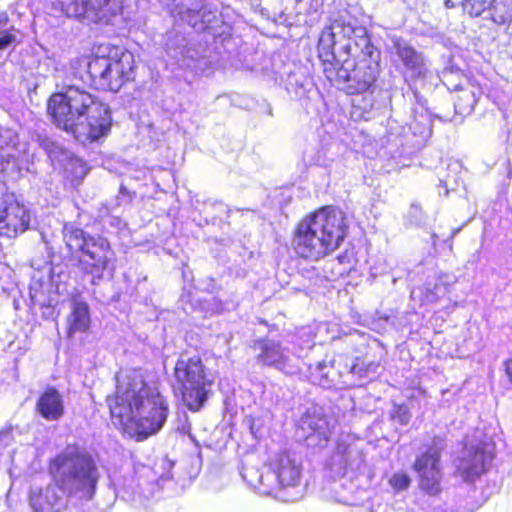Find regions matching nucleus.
Segmentation results:
<instances>
[{
  "label": "nucleus",
  "mask_w": 512,
  "mask_h": 512,
  "mask_svg": "<svg viewBox=\"0 0 512 512\" xmlns=\"http://www.w3.org/2000/svg\"><path fill=\"white\" fill-rule=\"evenodd\" d=\"M459 89H461L460 86H455L454 87V90H459Z\"/></svg>",
  "instance_id": "c85d7f7f"
},
{
  "label": "nucleus",
  "mask_w": 512,
  "mask_h": 512,
  "mask_svg": "<svg viewBox=\"0 0 512 512\" xmlns=\"http://www.w3.org/2000/svg\"><path fill=\"white\" fill-rule=\"evenodd\" d=\"M47 110L58 128L83 145L107 137L111 132L110 106L84 89L69 86L63 92L53 93Z\"/></svg>",
  "instance_id": "7ed1b4c3"
},
{
  "label": "nucleus",
  "mask_w": 512,
  "mask_h": 512,
  "mask_svg": "<svg viewBox=\"0 0 512 512\" xmlns=\"http://www.w3.org/2000/svg\"><path fill=\"white\" fill-rule=\"evenodd\" d=\"M88 167L82 159L70 156L63 163L64 177L71 182L82 179L87 173Z\"/></svg>",
  "instance_id": "a211bd4d"
},
{
  "label": "nucleus",
  "mask_w": 512,
  "mask_h": 512,
  "mask_svg": "<svg viewBox=\"0 0 512 512\" xmlns=\"http://www.w3.org/2000/svg\"><path fill=\"white\" fill-rule=\"evenodd\" d=\"M367 30L355 25L347 10H341L319 34L317 56L322 72L332 86L343 85L348 95L368 91L376 82L378 64Z\"/></svg>",
  "instance_id": "f257e3e1"
},
{
  "label": "nucleus",
  "mask_w": 512,
  "mask_h": 512,
  "mask_svg": "<svg viewBox=\"0 0 512 512\" xmlns=\"http://www.w3.org/2000/svg\"><path fill=\"white\" fill-rule=\"evenodd\" d=\"M12 147L9 142V132L0 129V170L4 171L5 164L10 163Z\"/></svg>",
  "instance_id": "6ab92c4d"
},
{
  "label": "nucleus",
  "mask_w": 512,
  "mask_h": 512,
  "mask_svg": "<svg viewBox=\"0 0 512 512\" xmlns=\"http://www.w3.org/2000/svg\"><path fill=\"white\" fill-rule=\"evenodd\" d=\"M356 367H357V364H353L352 367H351V373H355L356 372Z\"/></svg>",
  "instance_id": "bb28decb"
},
{
  "label": "nucleus",
  "mask_w": 512,
  "mask_h": 512,
  "mask_svg": "<svg viewBox=\"0 0 512 512\" xmlns=\"http://www.w3.org/2000/svg\"><path fill=\"white\" fill-rule=\"evenodd\" d=\"M174 390L183 404L192 412L200 411L206 404L215 377L207 368L200 354L187 356L182 353L173 367Z\"/></svg>",
  "instance_id": "423d86ee"
},
{
  "label": "nucleus",
  "mask_w": 512,
  "mask_h": 512,
  "mask_svg": "<svg viewBox=\"0 0 512 512\" xmlns=\"http://www.w3.org/2000/svg\"><path fill=\"white\" fill-rule=\"evenodd\" d=\"M466 453L459 459L456 474L466 482H473L486 473L494 458L492 446L485 442L465 446Z\"/></svg>",
  "instance_id": "9b49d317"
},
{
  "label": "nucleus",
  "mask_w": 512,
  "mask_h": 512,
  "mask_svg": "<svg viewBox=\"0 0 512 512\" xmlns=\"http://www.w3.org/2000/svg\"><path fill=\"white\" fill-rule=\"evenodd\" d=\"M90 308L85 301H74L67 319V335L72 337L78 332H87L90 329Z\"/></svg>",
  "instance_id": "dca6fc26"
},
{
  "label": "nucleus",
  "mask_w": 512,
  "mask_h": 512,
  "mask_svg": "<svg viewBox=\"0 0 512 512\" xmlns=\"http://www.w3.org/2000/svg\"><path fill=\"white\" fill-rule=\"evenodd\" d=\"M272 468L281 487L295 486L299 482L301 474L300 467L296 465L294 460H292L287 453L282 452L277 454Z\"/></svg>",
  "instance_id": "2eb2a0df"
},
{
  "label": "nucleus",
  "mask_w": 512,
  "mask_h": 512,
  "mask_svg": "<svg viewBox=\"0 0 512 512\" xmlns=\"http://www.w3.org/2000/svg\"><path fill=\"white\" fill-rule=\"evenodd\" d=\"M64 239L70 253L79 252V265L86 274H96L101 278L108 268L110 243L101 236H92L83 229L70 226L65 229Z\"/></svg>",
  "instance_id": "6e6552de"
},
{
  "label": "nucleus",
  "mask_w": 512,
  "mask_h": 512,
  "mask_svg": "<svg viewBox=\"0 0 512 512\" xmlns=\"http://www.w3.org/2000/svg\"><path fill=\"white\" fill-rule=\"evenodd\" d=\"M29 221L28 212L15 200L14 195L0 196V236L16 237L27 230Z\"/></svg>",
  "instance_id": "f8f14e48"
},
{
  "label": "nucleus",
  "mask_w": 512,
  "mask_h": 512,
  "mask_svg": "<svg viewBox=\"0 0 512 512\" xmlns=\"http://www.w3.org/2000/svg\"><path fill=\"white\" fill-rule=\"evenodd\" d=\"M396 54L407 70L421 74L424 67V60L412 46L407 44H396Z\"/></svg>",
  "instance_id": "f3484780"
},
{
  "label": "nucleus",
  "mask_w": 512,
  "mask_h": 512,
  "mask_svg": "<svg viewBox=\"0 0 512 512\" xmlns=\"http://www.w3.org/2000/svg\"><path fill=\"white\" fill-rule=\"evenodd\" d=\"M15 36L7 31L0 32V50L7 48L14 42Z\"/></svg>",
  "instance_id": "4be33fe9"
},
{
  "label": "nucleus",
  "mask_w": 512,
  "mask_h": 512,
  "mask_svg": "<svg viewBox=\"0 0 512 512\" xmlns=\"http://www.w3.org/2000/svg\"><path fill=\"white\" fill-rule=\"evenodd\" d=\"M442 440L434 437L433 443L416 455L412 470L416 474L419 491L429 497H437L443 491Z\"/></svg>",
  "instance_id": "9d476101"
},
{
  "label": "nucleus",
  "mask_w": 512,
  "mask_h": 512,
  "mask_svg": "<svg viewBox=\"0 0 512 512\" xmlns=\"http://www.w3.org/2000/svg\"><path fill=\"white\" fill-rule=\"evenodd\" d=\"M107 403L113 423L122 434L137 442L156 434L169 412L166 399L135 372L118 381Z\"/></svg>",
  "instance_id": "f03ea898"
},
{
  "label": "nucleus",
  "mask_w": 512,
  "mask_h": 512,
  "mask_svg": "<svg viewBox=\"0 0 512 512\" xmlns=\"http://www.w3.org/2000/svg\"><path fill=\"white\" fill-rule=\"evenodd\" d=\"M49 472L60 489L77 481L80 489L93 493L99 479L93 457L75 443L67 445L50 461Z\"/></svg>",
  "instance_id": "0eeeda50"
},
{
  "label": "nucleus",
  "mask_w": 512,
  "mask_h": 512,
  "mask_svg": "<svg viewBox=\"0 0 512 512\" xmlns=\"http://www.w3.org/2000/svg\"><path fill=\"white\" fill-rule=\"evenodd\" d=\"M318 420L323 423L325 428H327L328 424H327V421H326V419L324 417H320V418H318Z\"/></svg>",
  "instance_id": "a878e982"
},
{
  "label": "nucleus",
  "mask_w": 512,
  "mask_h": 512,
  "mask_svg": "<svg viewBox=\"0 0 512 512\" xmlns=\"http://www.w3.org/2000/svg\"><path fill=\"white\" fill-rule=\"evenodd\" d=\"M412 414L406 404H395L390 411V419L401 426L410 422Z\"/></svg>",
  "instance_id": "aec40b11"
},
{
  "label": "nucleus",
  "mask_w": 512,
  "mask_h": 512,
  "mask_svg": "<svg viewBox=\"0 0 512 512\" xmlns=\"http://www.w3.org/2000/svg\"><path fill=\"white\" fill-rule=\"evenodd\" d=\"M39 414L48 421H56L64 415V403L61 394L54 387H48L36 403Z\"/></svg>",
  "instance_id": "4468645a"
},
{
  "label": "nucleus",
  "mask_w": 512,
  "mask_h": 512,
  "mask_svg": "<svg viewBox=\"0 0 512 512\" xmlns=\"http://www.w3.org/2000/svg\"><path fill=\"white\" fill-rule=\"evenodd\" d=\"M480 14L479 11H476L475 13L471 12V15L478 16Z\"/></svg>",
  "instance_id": "cd10ccee"
},
{
  "label": "nucleus",
  "mask_w": 512,
  "mask_h": 512,
  "mask_svg": "<svg viewBox=\"0 0 512 512\" xmlns=\"http://www.w3.org/2000/svg\"><path fill=\"white\" fill-rule=\"evenodd\" d=\"M503 369L508 381L512 384V354L503 362Z\"/></svg>",
  "instance_id": "5701e85b"
},
{
  "label": "nucleus",
  "mask_w": 512,
  "mask_h": 512,
  "mask_svg": "<svg viewBox=\"0 0 512 512\" xmlns=\"http://www.w3.org/2000/svg\"><path fill=\"white\" fill-rule=\"evenodd\" d=\"M349 233L345 212L323 205L304 214L294 225L291 248L298 258L319 261L338 250Z\"/></svg>",
  "instance_id": "20e7f679"
},
{
  "label": "nucleus",
  "mask_w": 512,
  "mask_h": 512,
  "mask_svg": "<svg viewBox=\"0 0 512 512\" xmlns=\"http://www.w3.org/2000/svg\"><path fill=\"white\" fill-rule=\"evenodd\" d=\"M55 9L69 18L98 26L113 25L122 16L123 0H55Z\"/></svg>",
  "instance_id": "1a4fd4ad"
},
{
  "label": "nucleus",
  "mask_w": 512,
  "mask_h": 512,
  "mask_svg": "<svg viewBox=\"0 0 512 512\" xmlns=\"http://www.w3.org/2000/svg\"><path fill=\"white\" fill-rule=\"evenodd\" d=\"M258 350L256 359L263 366L282 368L287 363L281 343L268 338H260L254 341L253 346Z\"/></svg>",
  "instance_id": "ddd939ff"
},
{
  "label": "nucleus",
  "mask_w": 512,
  "mask_h": 512,
  "mask_svg": "<svg viewBox=\"0 0 512 512\" xmlns=\"http://www.w3.org/2000/svg\"><path fill=\"white\" fill-rule=\"evenodd\" d=\"M72 68L91 89L116 93L135 80L137 66L128 51L115 44L99 43L89 53L75 58Z\"/></svg>",
  "instance_id": "39448f33"
},
{
  "label": "nucleus",
  "mask_w": 512,
  "mask_h": 512,
  "mask_svg": "<svg viewBox=\"0 0 512 512\" xmlns=\"http://www.w3.org/2000/svg\"><path fill=\"white\" fill-rule=\"evenodd\" d=\"M8 23V15L6 12L0 13V29L4 28Z\"/></svg>",
  "instance_id": "393cba45"
},
{
  "label": "nucleus",
  "mask_w": 512,
  "mask_h": 512,
  "mask_svg": "<svg viewBox=\"0 0 512 512\" xmlns=\"http://www.w3.org/2000/svg\"><path fill=\"white\" fill-rule=\"evenodd\" d=\"M410 484L411 478L405 472H396L389 479V485L397 492L408 489Z\"/></svg>",
  "instance_id": "412c9836"
},
{
  "label": "nucleus",
  "mask_w": 512,
  "mask_h": 512,
  "mask_svg": "<svg viewBox=\"0 0 512 512\" xmlns=\"http://www.w3.org/2000/svg\"><path fill=\"white\" fill-rule=\"evenodd\" d=\"M11 433H12V427L6 426L3 429L0 430V442L1 443H8V441L11 439Z\"/></svg>",
  "instance_id": "b1692460"
}]
</instances>
